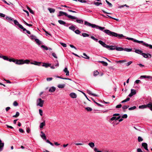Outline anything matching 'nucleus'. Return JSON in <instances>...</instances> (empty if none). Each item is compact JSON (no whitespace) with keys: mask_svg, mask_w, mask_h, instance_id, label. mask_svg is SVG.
I'll return each instance as SVG.
<instances>
[{"mask_svg":"<svg viewBox=\"0 0 152 152\" xmlns=\"http://www.w3.org/2000/svg\"><path fill=\"white\" fill-rule=\"evenodd\" d=\"M121 117V116H119L117 118L115 116H113L110 119V120L111 121H113L114 120L116 121L120 119Z\"/></svg>","mask_w":152,"mask_h":152,"instance_id":"12","label":"nucleus"},{"mask_svg":"<svg viewBox=\"0 0 152 152\" xmlns=\"http://www.w3.org/2000/svg\"><path fill=\"white\" fill-rule=\"evenodd\" d=\"M134 52L138 54H141L142 55V51L139 49H135Z\"/></svg>","mask_w":152,"mask_h":152,"instance_id":"20","label":"nucleus"},{"mask_svg":"<svg viewBox=\"0 0 152 152\" xmlns=\"http://www.w3.org/2000/svg\"><path fill=\"white\" fill-rule=\"evenodd\" d=\"M23 59H15V63L16 64L21 65L23 64Z\"/></svg>","mask_w":152,"mask_h":152,"instance_id":"5","label":"nucleus"},{"mask_svg":"<svg viewBox=\"0 0 152 152\" xmlns=\"http://www.w3.org/2000/svg\"><path fill=\"white\" fill-rule=\"evenodd\" d=\"M122 118H126L127 117V115L126 114H125L123 115L121 117Z\"/></svg>","mask_w":152,"mask_h":152,"instance_id":"63","label":"nucleus"},{"mask_svg":"<svg viewBox=\"0 0 152 152\" xmlns=\"http://www.w3.org/2000/svg\"><path fill=\"white\" fill-rule=\"evenodd\" d=\"M106 2L108 4L110 7H112L113 6L112 4L110 2H109L107 0H105Z\"/></svg>","mask_w":152,"mask_h":152,"instance_id":"48","label":"nucleus"},{"mask_svg":"<svg viewBox=\"0 0 152 152\" xmlns=\"http://www.w3.org/2000/svg\"><path fill=\"white\" fill-rule=\"evenodd\" d=\"M91 99L98 106H99L102 107H103V105L97 103L92 98H91Z\"/></svg>","mask_w":152,"mask_h":152,"instance_id":"27","label":"nucleus"},{"mask_svg":"<svg viewBox=\"0 0 152 152\" xmlns=\"http://www.w3.org/2000/svg\"><path fill=\"white\" fill-rule=\"evenodd\" d=\"M87 92L89 94H91V95L93 96H98V95L97 94H92L91 93V92L89 90H87Z\"/></svg>","mask_w":152,"mask_h":152,"instance_id":"21","label":"nucleus"},{"mask_svg":"<svg viewBox=\"0 0 152 152\" xmlns=\"http://www.w3.org/2000/svg\"><path fill=\"white\" fill-rule=\"evenodd\" d=\"M94 151L95 152H102V151H98V150L97 148H94Z\"/></svg>","mask_w":152,"mask_h":152,"instance_id":"64","label":"nucleus"},{"mask_svg":"<svg viewBox=\"0 0 152 152\" xmlns=\"http://www.w3.org/2000/svg\"><path fill=\"white\" fill-rule=\"evenodd\" d=\"M145 46L146 47H148L150 49H152V45H149L147 43L145 44Z\"/></svg>","mask_w":152,"mask_h":152,"instance_id":"50","label":"nucleus"},{"mask_svg":"<svg viewBox=\"0 0 152 152\" xmlns=\"http://www.w3.org/2000/svg\"><path fill=\"white\" fill-rule=\"evenodd\" d=\"M147 107L150 108V109L152 111V102H150L146 105Z\"/></svg>","mask_w":152,"mask_h":152,"instance_id":"19","label":"nucleus"},{"mask_svg":"<svg viewBox=\"0 0 152 152\" xmlns=\"http://www.w3.org/2000/svg\"><path fill=\"white\" fill-rule=\"evenodd\" d=\"M84 24L88 26H91L92 28H99L101 31L103 30L105 28L104 27H102L95 24H91L87 21H85Z\"/></svg>","mask_w":152,"mask_h":152,"instance_id":"2","label":"nucleus"},{"mask_svg":"<svg viewBox=\"0 0 152 152\" xmlns=\"http://www.w3.org/2000/svg\"><path fill=\"white\" fill-rule=\"evenodd\" d=\"M56 77H57V78H61V79H67V80H71L69 79V78H63L62 77H61V76H56Z\"/></svg>","mask_w":152,"mask_h":152,"instance_id":"46","label":"nucleus"},{"mask_svg":"<svg viewBox=\"0 0 152 152\" xmlns=\"http://www.w3.org/2000/svg\"><path fill=\"white\" fill-rule=\"evenodd\" d=\"M82 35L84 37H88L89 36V35L86 33H82Z\"/></svg>","mask_w":152,"mask_h":152,"instance_id":"43","label":"nucleus"},{"mask_svg":"<svg viewBox=\"0 0 152 152\" xmlns=\"http://www.w3.org/2000/svg\"><path fill=\"white\" fill-rule=\"evenodd\" d=\"M137 43H142V45L145 46V44H146V43L144 42L143 41H140L137 40Z\"/></svg>","mask_w":152,"mask_h":152,"instance_id":"29","label":"nucleus"},{"mask_svg":"<svg viewBox=\"0 0 152 152\" xmlns=\"http://www.w3.org/2000/svg\"><path fill=\"white\" fill-rule=\"evenodd\" d=\"M104 31L105 33L110 36L117 37L119 39H121L122 37H125L122 34H119L115 32L111 31L108 29L104 30Z\"/></svg>","mask_w":152,"mask_h":152,"instance_id":"1","label":"nucleus"},{"mask_svg":"<svg viewBox=\"0 0 152 152\" xmlns=\"http://www.w3.org/2000/svg\"><path fill=\"white\" fill-rule=\"evenodd\" d=\"M30 62V61L29 60L26 59V60H23V64H28Z\"/></svg>","mask_w":152,"mask_h":152,"instance_id":"32","label":"nucleus"},{"mask_svg":"<svg viewBox=\"0 0 152 152\" xmlns=\"http://www.w3.org/2000/svg\"><path fill=\"white\" fill-rule=\"evenodd\" d=\"M91 38L92 39H93L94 40L96 41H97L98 40V39H96V38L94 37L93 36H91Z\"/></svg>","mask_w":152,"mask_h":152,"instance_id":"58","label":"nucleus"},{"mask_svg":"<svg viewBox=\"0 0 152 152\" xmlns=\"http://www.w3.org/2000/svg\"><path fill=\"white\" fill-rule=\"evenodd\" d=\"M99 74V72L97 70H96L94 71L93 73V75L94 76H96L97 75Z\"/></svg>","mask_w":152,"mask_h":152,"instance_id":"33","label":"nucleus"},{"mask_svg":"<svg viewBox=\"0 0 152 152\" xmlns=\"http://www.w3.org/2000/svg\"><path fill=\"white\" fill-rule=\"evenodd\" d=\"M107 48H109L110 50H116V46H115L111 45L109 46L108 45Z\"/></svg>","mask_w":152,"mask_h":152,"instance_id":"11","label":"nucleus"},{"mask_svg":"<svg viewBox=\"0 0 152 152\" xmlns=\"http://www.w3.org/2000/svg\"><path fill=\"white\" fill-rule=\"evenodd\" d=\"M51 65V64H50L44 63H43V64L42 65V66L47 67L48 66H50Z\"/></svg>","mask_w":152,"mask_h":152,"instance_id":"24","label":"nucleus"},{"mask_svg":"<svg viewBox=\"0 0 152 152\" xmlns=\"http://www.w3.org/2000/svg\"><path fill=\"white\" fill-rule=\"evenodd\" d=\"M88 145L91 148H93L95 146L94 143L93 142L89 143Z\"/></svg>","mask_w":152,"mask_h":152,"instance_id":"30","label":"nucleus"},{"mask_svg":"<svg viewBox=\"0 0 152 152\" xmlns=\"http://www.w3.org/2000/svg\"><path fill=\"white\" fill-rule=\"evenodd\" d=\"M69 95L71 98H75L77 96V95L74 93H71Z\"/></svg>","mask_w":152,"mask_h":152,"instance_id":"15","label":"nucleus"},{"mask_svg":"<svg viewBox=\"0 0 152 152\" xmlns=\"http://www.w3.org/2000/svg\"><path fill=\"white\" fill-rule=\"evenodd\" d=\"M132 49H129V48H125V49H124V50L126 51V52H130L132 51Z\"/></svg>","mask_w":152,"mask_h":152,"instance_id":"42","label":"nucleus"},{"mask_svg":"<svg viewBox=\"0 0 152 152\" xmlns=\"http://www.w3.org/2000/svg\"><path fill=\"white\" fill-rule=\"evenodd\" d=\"M58 22L61 25H65V24H66V23L65 22L62 20H59L58 21Z\"/></svg>","mask_w":152,"mask_h":152,"instance_id":"25","label":"nucleus"},{"mask_svg":"<svg viewBox=\"0 0 152 152\" xmlns=\"http://www.w3.org/2000/svg\"><path fill=\"white\" fill-rule=\"evenodd\" d=\"M44 101L42 100L41 98L38 99L37 101V105L39 106L40 107H42L44 103Z\"/></svg>","mask_w":152,"mask_h":152,"instance_id":"4","label":"nucleus"},{"mask_svg":"<svg viewBox=\"0 0 152 152\" xmlns=\"http://www.w3.org/2000/svg\"><path fill=\"white\" fill-rule=\"evenodd\" d=\"M141 77L144 78H151V76L146 75H142L141 76Z\"/></svg>","mask_w":152,"mask_h":152,"instance_id":"38","label":"nucleus"},{"mask_svg":"<svg viewBox=\"0 0 152 152\" xmlns=\"http://www.w3.org/2000/svg\"><path fill=\"white\" fill-rule=\"evenodd\" d=\"M6 18L9 22L12 21L13 20L10 17H6Z\"/></svg>","mask_w":152,"mask_h":152,"instance_id":"55","label":"nucleus"},{"mask_svg":"<svg viewBox=\"0 0 152 152\" xmlns=\"http://www.w3.org/2000/svg\"><path fill=\"white\" fill-rule=\"evenodd\" d=\"M116 50L117 51H123L124 50V48L122 47H116Z\"/></svg>","mask_w":152,"mask_h":152,"instance_id":"37","label":"nucleus"},{"mask_svg":"<svg viewBox=\"0 0 152 152\" xmlns=\"http://www.w3.org/2000/svg\"><path fill=\"white\" fill-rule=\"evenodd\" d=\"M56 89V88L54 87L53 86L49 89V91L50 92H53L55 91Z\"/></svg>","mask_w":152,"mask_h":152,"instance_id":"17","label":"nucleus"},{"mask_svg":"<svg viewBox=\"0 0 152 152\" xmlns=\"http://www.w3.org/2000/svg\"><path fill=\"white\" fill-rule=\"evenodd\" d=\"M99 62L101 63L104 66H106L108 65L107 63L103 61H99Z\"/></svg>","mask_w":152,"mask_h":152,"instance_id":"23","label":"nucleus"},{"mask_svg":"<svg viewBox=\"0 0 152 152\" xmlns=\"http://www.w3.org/2000/svg\"><path fill=\"white\" fill-rule=\"evenodd\" d=\"M52 55L55 58H57V57L56 56V54H55V53H54V52H52Z\"/></svg>","mask_w":152,"mask_h":152,"instance_id":"61","label":"nucleus"},{"mask_svg":"<svg viewBox=\"0 0 152 152\" xmlns=\"http://www.w3.org/2000/svg\"><path fill=\"white\" fill-rule=\"evenodd\" d=\"M15 59L13 58H8V60H7V61H9L10 62H13L14 63H15Z\"/></svg>","mask_w":152,"mask_h":152,"instance_id":"41","label":"nucleus"},{"mask_svg":"<svg viewBox=\"0 0 152 152\" xmlns=\"http://www.w3.org/2000/svg\"><path fill=\"white\" fill-rule=\"evenodd\" d=\"M126 62V60L125 59L123 60H120V61H115V62L117 63H122Z\"/></svg>","mask_w":152,"mask_h":152,"instance_id":"22","label":"nucleus"},{"mask_svg":"<svg viewBox=\"0 0 152 152\" xmlns=\"http://www.w3.org/2000/svg\"><path fill=\"white\" fill-rule=\"evenodd\" d=\"M21 29H22L23 31H26V33L27 34H31L30 32L29 31L27 30L26 28H24V27H23V28H21Z\"/></svg>","mask_w":152,"mask_h":152,"instance_id":"45","label":"nucleus"},{"mask_svg":"<svg viewBox=\"0 0 152 152\" xmlns=\"http://www.w3.org/2000/svg\"><path fill=\"white\" fill-rule=\"evenodd\" d=\"M41 47L44 48L46 50H48V48L47 47L44 45H41Z\"/></svg>","mask_w":152,"mask_h":152,"instance_id":"54","label":"nucleus"},{"mask_svg":"<svg viewBox=\"0 0 152 152\" xmlns=\"http://www.w3.org/2000/svg\"><path fill=\"white\" fill-rule=\"evenodd\" d=\"M59 14H61V15L63 14L64 15L66 16L68 18L72 19H75L77 18L75 17L74 16H72L71 15H68L67 13L64 12H63L62 11H60L59 12Z\"/></svg>","mask_w":152,"mask_h":152,"instance_id":"3","label":"nucleus"},{"mask_svg":"<svg viewBox=\"0 0 152 152\" xmlns=\"http://www.w3.org/2000/svg\"><path fill=\"white\" fill-rule=\"evenodd\" d=\"M85 108L88 111H91L92 110V109L90 107H86Z\"/></svg>","mask_w":152,"mask_h":152,"instance_id":"47","label":"nucleus"},{"mask_svg":"<svg viewBox=\"0 0 152 152\" xmlns=\"http://www.w3.org/2000/svg\"><path fill=\"white\" fill-rule=\"evenodd\" d=\"M136 108V107L135 106H134L133 107H130L129 108V110H133L135 109Z\"/></svg>","mask_w":152,"mask_h":152,"instance_id":"53","label":"nucleus"},{"mask_svg":"<svg viewBox=\"0 0 152 152\" xmlns=\"http://www.w3.org/2000/svg\"><path fill=\"white\" fill-rule=\"evenodd\" d=\"M4 145V143L2 142V141L0 139V152L2 151Z\"/></svg>","mask_w":152,"mask_h":152,"instance_id":"10","label":"nucleus"},{"mask_svg":"<svg viewBox=\"0 0 152 152\" xmlns=\"http://www.w3.org/2000/svg\"><path fill=\"white\" fill-rule=\"evenodd\" d=\"M26 131L27 133H30L31 131L30 128L29 127L27 128L26 129Z\"/></svg>","mask_w":152,"mask_h":152,"instance_id":"60","label":"nucleus"},{"mask_svg":"<svg viewBox=\"0 0 152 152\" xmlns=\"http://www.w3.org/2000/svg\"><path fill=\"white\" fill-rule=\"evenodd\" d=\"M138 141L139 142H140L142 141L143 140V139L140 137H138Z\"/></svg>","mask_w":152,"mask_h":152,"instance_id":"59","label":"nucleus"},{"mask_svg":"<svg viewBox=\"0 0 152 152\" xmlns=\"http://www.w3.org/2000/svg\"><path fill=\"white\" fill-rule=\"evenodd\" d=\"M107 16L108 17L110 18L113 19L114 20H116L117 21H119V20L118 19H116V18H113L112 17H111V16H109V15H107Z\"/></svg>","mask_w":152,"mask_h":152,"instance_id":"49","label":"nucleus"},{"mask_svg":"<svg viewBox=\"0 0 152 152\" xmlns=\"http://www.w3.org/2000/svg\"><path fill=\"white\" fill-rule=\"evenodd\" d=\"M132 63V61H130L128 62V63L125 64L126 65V66H129Z\"/></svg>","mask_w":152,"mask_h":152,"instance_id":"51","label":"nucleus"},{"mask_svg":"<svg viewBox=\"0 0 152 152\" xmlns=\"http://www.w3.org/2000/svg\"><path fill=\"white\" fill-rule=\"evenodd\" d=\"M142 55L143 56L146 58H147L148 57V56H150V58H151V55L149 53H147L146 54L144 53H142Z\"/></svg>","mask_w":152,"mask_h":152,"instance_id":"8","label":"nucleus"},{"mask_svg":"<svg viewBox=\"0 0 152 152\" xmlns=\"http://www.w3.org/2000/svg\"><path fill=\"white\" fill-rule=\"evenodd\" d=\"M35 41L38 45H40L41 44V42L39 40L37 39H35Z\"/></svg>","mask_w":152,"mask_h":152,"instance_id":"35","label":"nucleus"},{"mask_svg":"<svg viewBox=\"0 0 152 152\" xmlns=\"http://www.w3.org/2000/svg\"><path fill=\"white\" fill-rule=\"evenodd\" d=\"M69 29L74 31L75 29V27L74 26L72 25L69 27Z\"/></svg>","mask_w":152,"mask_h":152,"instance_id":"36","label":"nucleus"},{"mask_svg":"<svg viewBox=\"0 0 152 152\" xmlns=\"http://www.w3.org/2000/svg\"><path fill=\"white\" fill-rule=\"evenodd\" d=\"M0 58H3L4 60H7L8 59V58L7 57V56H1Z\"/></svg>","mask_w":152,"mask_h":152,"instance_id":"34","label":"nucleus"},{"mask_svg":"<svg viewBox=\"0 0 152 152\" xmlns=\"http://www.w3.org/2000/svg\"><path fill=\"white\" fill-rule=\"evenodd\" d=\"M14 22L15 25L18 26V27L21 29L23 28V26L21 24H20L16 20H14Z\"/></svg>","mask_w":152,"mask_h":152,"instance_id":"7","label":"nucleus"},{"mask_svg":"<svg viewBox=\"0 0 152 152\" xmlns=\"http://www.w3.org/2000/svg\"><path fill=\"white\" fill-rule=\"evenodd\" d=\"M65 86V85L64 84H59L58 85V87L60 88H63Z\"/></svg>","mask_w":152,"mask_h":152,"instance_id":"26","label":"nucleus"},{"mask_svg":"<svg viewBox=\"0 0 152 152\" xmlns=\"http://www.w3.org/2000/svg\"><path fill=\"white\" fill-rule=\"evenodd\" d=\"M98 42L100 44L102 45L104 47L107 48L108 45H107L105 43L101 40H99Z\"/></svg>","mask_w":152,"mask_h":152,"instance_id":"9","label":"nucleus"},{"mask_svg":"<svg viewBox=\"0 0 152 152\" xmlns=\"http://www.w3.org/2000/svg\"><path fill=\"white\" fill-rule=\"evenodd\" d=\"M41 134L40 135V136L42 138V139L45 140H46V137L45 135V134L42 132L41 131Z\"/></svg>","mask_w":152,"mask_h":152,"instance_id":"13","label":"nucleus"},{"mask_svg":"<svg viewBox=\"0 0 152 152\" xmlns=\"http://www.w3.org/2000/svg\"><path fill=\"white\" fill-rule=\"evenodd\" d=\"M48 9L50 13H54L55 11V10L53 8H49Z\"/></svg>","mask_w":152,"mask_h":152,"instance_id":"28","label":"nucleus"},{"mask_svg":"<svg viewBox=\"0 0 152 152\" xmlns=\"http://www.w3.org/2000/svg\"><path fill=\"white\" fill-rule=\"evenodd\" d=\"M129 107V106L128 105H124L122 107V108L123 110H125L127 108H128Z\"/></svg>","mask_w":152,"mask_h":152,"instance_id":"62","label":"nucleus"},{"mask_svg":"<svg viewBox=\"0 0 152 152\" xmlns=\"http://www.w3.org/2000/svg\"><path fill=\"white\" fill-rule=\"evenodd\" d=\"M23 21L24 23L27 26H29V27H31L32 26V24H29L27 23L26 22H25L24 20H23Z\"/></svg>","mask_w":152,"mask_h":152,"instance_id":"52","label":"nucleus"},{"mask_svg":"<svg viewBox=\"0 0 152 152\" xmlns=\"http://www.w3.org/2000/svg\"><path fill=\"white\" fill-rule=\"evenodd\" d=\"M76 21L77 22L79 23L83 24V20L82 19H81V20L76 19Z\"/></svg>","mask_w":152,"mask_h":152,"instance_id":"31","label":"nucleus"},{"mask_svg":"<svg viewBox=\"0 0 152 152\" xmlns=\"http://www.w3.org/2000/svg\"><path fill=\"white\" fill-rule=\"evenodd\" d=\"M83 55L84 57H83L84 58L86 59H89L90 58L85 53H83Z\"/></svg>","mask_w":152,"mask_h":152,"instance_id":"40","label":"nucleus"},{"mask_svg":"<svg viewBox=\"0 0 152 152\" xmlns=\"http://www.w3.org/2000/svg\"><path fill=\"white\" fill-rule=\"evenodd\" d=\"M30 64H32L39 66L40 65L39 64H41V62L34 61L32 62H31Z\"/></svg>","mask_w":152,"mask_h":152,"instance_id":"16","label":"nucleus"},{"mask_svg":"<svg viewBox=\"0 0 152 152\" xmlns=\"http://www.w3.org/2000/svg\"><path fill=\"white\" fill-rule=\"evenodd\" d=\"M64 71L66 73V76H69V72L68 70L67 67H65L64 70Z\"/></svg>","mask_w":152,"mask_h":152,"instance_id":"18","label":"nucleus"},{"mask_svg":"<svg viewBox=\"0 0 152 152\" xmlns=\"http://www.w3.org/2000/svg\"><path fill=\"white\" fill-rule=\"evenodd\" d=\"M19 115H20L19 113L18 112H16L15 115H13V117H14L17 118V117H18Z\"/></svg>","mask_w":152,"mask_h":152,"instance_id":"44","label":"nucleus"},{"mask_svg":"<svg viewBox=\"0 0 152 152\" xmlns=\"http://www.w3.org/2000/svg\"><path fill=\"white\" fill-rule=\"evenodd\" d=\"M142 146H143L144 148L146 150L148 151V145L145 142H143L142 144Z\"/></svg>","mask_w":152,"mask_h":152,"instance_id":"14","label":"nucleus"},{"mask_svg":"<svg viewBox=\"0 0 152 152\" xmlns=\"http://www.w3.org/2000/svg\"><path fill=\"white\" fill-rule=\"evenodd\" d=\"M131 93L128 96L129 97H132L133 95H135L136 94L135 90L133 89H131Z\"/></svg>","mask_w":152,"mask_h":152,"instance_id":"6","label":"nucleus"},{"mask_svg":"<svg viewBox=\"0 0 152 152\" xmlns=\"http://www.w3.org/2000/svg\"><path fill=\"white\" fill-rule=\"evenodd\" d=\"M27 8L31 13L32 14H34V11L31 9L30 7H27Z\"/></svg>","mask_w":152,"mask_h":152,"instance_id":"39","label":"nucleus"},{"mask_svg":"<svg viewBox=\"0 0 152 152\" xmlns=\"http://www.w3.org/2000/svg\"><path fill=\"white\" fill-rule=\"evenodd\" d=\"M75 32L76 34H79L81 33V32L79 30H78V29L76 30L75 31Z\"/></svg>","mask_w":152,"mask_h":152,"instance_id":"56","label":"nucleus"},{"mask_svg":"<svg viewBox=\"0 0 152 152\" xmlns=\"http://www.w3.org/2000/svg\"><path fill=\"white\" fill-rule=\"evenodd\" d=\"M13 105L15 106H17L18 105V103L16 101H15L13 103Z\"/></svg>","mask_w":152,"mask_h":152,"instance_id":"57","label":"nucleus"}]
</instances>
